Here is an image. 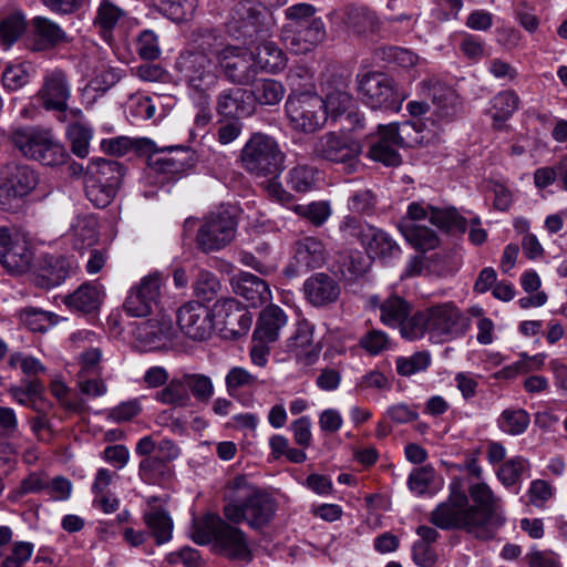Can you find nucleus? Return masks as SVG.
<instances>
[{
  "instance_id": "nucleus-21",
  "label": "nucleus",
  "mask_w": 567,
  "mask_h": 567,
  "mask_svg": "<svg viewBox=\"0 0 567 567\" xmlns=\"http://www.w3.org/2000/svg\"><path fill=\"white\" fill-rule=\"evenodd\" d=\"M30 49L34 52L52 51L72 42V38L56 22L42 16L30 21Z\"/></svg>"
},
{
  "instance_id": "nucleus-39",
  "label": "nucleus",
  "mask_w": 567,
  "mask_h": 567,
  "mask_svg": "<svg viewBox=\"0 0 567 567\" xmlns=\"http://www.w3.org/2000/svg\"><path fill=\"white\" fill-rule=\"evenodd\" d=\"M400 229L405 239L417 250H432L439 245V237L435 231L425 226L409 224L403 220Z\"/></svg>"
},
{
  "instance_id": "nucleus-47",
  "label": "nucleus",
  "mask_w": 567,
  "mask_h": 567,
  "mask_svg": "<svg viewBox=\"0 0 567 567\" xmlns=\"http://www.w3.org/2000/svg\"><path fill=\"white\" fill-rule=\"evenodd\" d=\"M349 27L357 33L374 32L380 27V20L375 11L368 7H351L347 13Z\"/></svg>"
},
{
  "instance_id": "nucleus-58",
  "label": "nucleus",
  "mask_w": 567,
  "mask_h": 567,
  "mask_svg": "<svg viewBox=\"0 0 567 567\" xmlns=\"http://www.w3.org/2000/svg\"><path fill=\"white\" fill-rule=\"evenodd\" d=\"M219 290L220 282L216 275L207 270H199L194 284L195 295L205 301H210Z\"/></svg>"
},
{
  "instance_id": "nucleus-26",
  "label": "nucleus",
  "mask_w": 567,
  "mask_h": 567,
  "mask_svg": "<svg viewBox=\"0 0 567 567\" xmlns=\"http://www.w3.org/2000/svg\"><path fill=\"white\" fill-rule=\"evenodd\" d=\"M136 340L145 350H158L167 346L174 336L172 320L165 317L150 319L137 326Z\"/></svg>"
},
{
  "instance_id": "nucleus-16",
  "label": "nucleus",
  "mask_w": 567,
  "mask_h": 567,
  "mask_svg": "<svg viewBox=\"0 0 567 567\" xmlns=\"http://www.w3.org/2000/svg\"><path fill=\"white\" fill-rule=\"evenodd\" d=\"M164 278L159 272L143 277L138 284L130 289L123 305L131 317H147L158 307Z\"/></svg>"
},
{
  "instance_id": "nucleus-22",
  "label": "nucleus",
  "mask_w": 567,
  "mask_h": 567,
  "mask_svg": "<svg viewBox=\"0 0 567 567\" xmlns=\"http://www.w3.org/2000/svg\"><path fill=\"white\" fill-rule=\"evenodd\" d=\"M71 96V86L68 76L62 70L48 72L35 99L45 111H63Z\"/></svg>"
},
{
  "instance_id": "nucleus-25",
  "label": "nucleus",
  "mask_w": 567,
  "mask_h": 567,
  "mask_svg": "<svg viewBox=\"0 0 567 567\" xmlns=\"http://www.w3.org/2000/svg\"><path fill=\"white\" fill-rule=\"evenodd\" d=\"M303 293L306 300L313 307H327L338 300L341 288L332 276L317 272L305 281Z\"/></svg>"
},
{
  "instance_id": "nucleus-3",
  "label": "nucleus",
  "mask_w": 567,
  "mask_h": 567,
  "mask_svg": "<svg viewBox=\"0 0 567 567\" xmlns=\"http://www.w3.org/2000/svg\"><path fill=\"white\" fill-rule=\"evenodd\" d=\"M224 517L236 525L247 523L254 529L267 526L277 512L276 499L245 475L230 480L224 489Z\"/></svg>"
},
{
  "instance_id": "nucleus-31",
  "label": "nucleus",
  "mask_w": 567,
  "mask_h": 567,
  "mask_svg": "<svg viewBox=\"0 0 567 567\" xmlns=\"http://www.w3.org/2000/svg\"><path fill=\"white\" fill-rule=\"evenodd\" d=\"M233 287L235 292L246 299L251 307L261 306L271 298L268 284L250 272H241L234 278Z\"/></svg>"
},
{
  "instance_id": "nucleus-1",
  "label": "nucleus",
  "mask_w": 567,
  "mask_h": 567,
  "mask_svg": "<svg viewBox=\"0 0 567 567\" xmlns=\"http://www.w3.org/2000/svg\"><path fill=\"white\" fill-rule=\"evenodd\" d=\"M450 494L430 515V522L443 530L461 529L478 539H491L506 522L502 498L484 482L463 489L460 478L449 486Z\"/></svg>"
},
{
  "instance_id": "nucleus-48",
  "label": "nucleus",
  "mask_w": 567,
  "mask_h": 567,
  "mask_svg": "<svg viewBox=\"0 0 567 567\" xmlns=\"http://www.w3.org/2000/svg\"><path fill=\"white\" fill-rule=\"evenodd\" d=\"M196 6V0H153L154 9L173 21L186 20Z\"/></svg>"
},
{
  "instance_id": "nucleus-14",
  "label": "nucleus",
  "mask_w": 567,
  "mask_h": 567,
  "mask_svg": "<svg viewBox=\"0 0 567 567\" xmlns=\"http://www.w3.org/2000/svg\"><path fill=\"white\" fill-rule=\"evenodd\" d=\"M216 61L217 70L220 69L233 84L248 85L257 75L252 52L237 45H224L219 35Z\"/></svg>"
},
{
  "instance_id": "nucleus-8",
  "label": "nucleus",
  "mask_w": 567,
  "mask_h": 567,
  "mask_svg": "<svg viewBox=\"0 0 567 567\" xmlns=\"http://www.w3.org/2000/svg\"><path fill=\"white\" fill-rule=\"evenodd\" d=\"M38 184L39 173L32 166L20 162L3 165L0 169V209L18 212Z\"/></svg>"
},
{
  "instance_id": "nucleus-44",
  "label": "nucleus",
  "mask_w": 567,
  "mask_h": 567,
  "mask_svg": "<svg viewBox=\"0 0 567 567\" xmlns=\"http://www.w3.org/2000/svg\"><path fill=\"white\" fill-rule=\"evenodd\" d=\"M430 223L446 233H464L467 221L454 207H434L430 215Z\"/></svg>"
},
{
  "instance_id": "nucleus-50",
  "label": "nucleus",
  "mask_w": 567,
  "mask_h": 567,
  "mask_svg": "<svg viewBox=\"0 0 567 567\" xmlns=\"http://www.w3.org/2000/svg\"><path fill=\"white\" fill-rule=\"evenodd\" d=\"M19 318L22 324L33 332H44L58 322V316L53 312L38 308H24Z\"/></svg>"
},
{
  "instance_id": "nucleus-52",
  "label": "nucleus",
  "mask_w": 567,
  "mask_h": 567,
  "mask_svg": "<svg viewBox=\"0 0 567 567\" xmlns=\"http://www.w3.org/2000/svg\"><path fill=\"white\" fill-rule=\"evenodd\" d=\"M519 97L512 91L506 90L496 94L492 100V117L495 122H505L518 109Z\"/></svg>"
},
{
  "instance_id": "nucleus-45",
  "label": "nucleus",
  "mask_w": 567,
  "mask_h": 567,
  "mask_svg": "<svg viewBox=\"0 0 567 567\" xmlns=\"http://www.w3.org/2000/svg\"><path fill=\"white\" fill-rule=\"evenodd\" d=\"M27 21L22 11H13L0 21V42L6 48L14 44L25 32Z\"/></svg>"
},
{
  "instance_id": "nucleus-60",
  "label": "nucleus",
  "mask_w": 567,
  "mask_h": 567,
  "mask_svg": "<svg viewBox=\"0 0 567 567\" xmlns=\"http://www.w3.org/2000/svg\"><path fill=\"white\" fill-rule=\"evenodd\" d=\"M295 212L315 226H321L330 217L331 207L327 202H312L308 205H297Z\"/></svg>"
},
{
  "instance_id": "nucleus-24",
  "label": "nucleus",
  "mask_w": 567,
  "mask_h": 567,
  "mask_svg": "<svg viewBox=\"0 0 567 567\" xmlns=\"http://www.w3.org/2000/svg\"><path fill=\"white\" fill-rule=\"evenodd\" d=\"M326 255V248L321 240L315 237L298 240L293 246V261L287 268V272L296 275L318 268L323 265Z\"/></svg>"
},
{
  "instance_id": "nucleus-20",
  "label": "nucleus",
  "mask_w": 567,
  "mask_h": 567,
  "mask_svg": "<svg viewBox=\"0 0 567 567\" xmlns=\"http://www.w3.org/2000/svg\"><path fill=\"white\" fill-rule=\"evenodd\" d=\"M33 252L28 243L13 238L10 229L0 227V264L12 275H20L31 268Z\"/></svg>"
},
{
  "instance_id": "nucleus-63",
  "label": "nucleus",
  "mask_w": 567,
  "mask_h": 567,
  "mask_svg": "<svg viewBox=\"0 0 567 567\" xmlns=\"http://www.w3.org/2000/svg\"><path fill=\"white\" fill-rule=\"evenodd\" d=\"M368 267L365 257L360 251H353L343 258L340 270L347 279L352 280L363 276Z\"/></svg>"
},
{
  "instance_id": "nucleus-51",
  "label": "nucleus",
  "mask_w": 567,
  "mask_h": 567,
  "mask_svg": "<svg viewBox=\"0 0 567 567\" xmlns=\"http://www.w3.org/2000/svg\"><path fill=\"white\" fill-rule=\"evenodd\" d=\"M287 84L290 87L289 95H298L315 92L312 72L305 65H293L287 73Z\"/></svg>"
},
{
  "instance_id": "nucleus-43",
  "label": "nucleus",
  "mask_w": 567,
  "mask_h": 567,
  "mask_svg": "<svg viewBox=\"0 0 567 567\" xmlns=\"http://www.w3.org/2000/svg\"><path fill=\"white\" fill-rule=\"evenodd\" d=\"M75 248L92 246L97 240V220L92 215L79 216L71 226Z\"/></svg>"
},
{
  "instance_id": "nucleus-62",
  "label": "nucleus",
  "mask_w": 567,
  "mask_h": 567,
  "mask_svg": "<svg viewBox=\"0 0 567 567\" xmlns=\"http://www.w3.org/2000/svg\"><path fill=\"white\" fill-rule=\"evenodd\" d=\"M359 344L369 354L378 355L390 348V339L385 332L372 329L361 337Z\"/></svg>"
},
{
  "instance_id": "nucleus-10",
  "label": "nucleus",
  "mask_w": 567,
  "mask_h": 567,
  "mask_svg": "<svg viewBox=\"0 0 567 567\" xmlns=\"http://www.w3.org/2000/svg\"><path fill=\"white\" fill-rule=\"evenodd\" d=\"M359 94L362 102L372 110L398 113L408 94L388 74L368 72L359 79Z\"/></svg>"
},
{
  "instance_id": "nucleus-53",
  "label": "nucleus",
  "mask_w": 567,
  "mask_h": 567,
  "mask_svg": "<svg viewBox=\"0 0 567 567\" xmlns=\"http://www.w3.org/2000/svg\"><path fill=\"white\" fill-rule=\"evenodd\" d=\"M499 429L511 435H519L524 433L529 425V415L523 409L504 410L498 417Z\"/></svg>"
},
{
  "instance_id": "nucleus-41",
  "label": "nucleus",
  "mask_w": 567,
  "mask_h": 567,
  "mask_svg": "<svg viewBox=\"0 0 567 567\" xmlns=\"http://www.w3.org/2000/svg\"><path fill=\"white\" fill-rule=\"evenodd\" d=\"M70 142L71 152L79 158H85L90 153V143L93 137V128L89 123H70L65 131Z\"/></svg>"
},
{
  "instance_id": "nucleus-2",
  "label": "nucleus",
  "mask_w": 567,
  "mask_h": 567,
  "mask_svg": "<svg viewBox=\"0 0 567 567\" xmlns=\"http://www.w3.org/2000/svg\"><path fill=\"white\" fill-rule=\"evenodd\" d=\"M217 49L218 35L215 32H199L194 37L193 44L175 60L174 69L178 80L186 85L189 95L200 100L203 105L208 104L209 91L218 84Z\"/></svg>"
},
{
  "instance_id": "nucleus-17",
  "label": "nucleus",
  "mask_w": 567,
  "mask_h": 567,
  "mask_svg": "<svg viewBox=\"0 0 567 567\" xmlns=\"http://www.w3.org/2000/svg\"><path fill=\"white\" fill-rule=\"evenodd\" d=\"M177 324L187 338L204 341L210 338L215 329L213 309L198 301L184 303L177 311Z\"/></svg>"
},
{
  "instance_id": "nucleus-6",
  "label": "nucleus",
  "mask_w": 567,
  "mask_h": 567,
  "mask_svg": "<svg viewBox=\"0 0 567 567\" xmlns=\"http://www.w3.org/2000/svg\"><path fill=\"white\" fill-rule=\"evenodd\" d=\"M378 141L369 150V157L385 166L396 167L402 163L399 147H413L423 142L421 123L405 121L378 126Z\"/></svg>"
},
{
  "instance_id": "nucleus-38",
  "label": "nucleus",
  "mask_w": 567,
  "mask_h": 567,
  "mask_svg": "<svg viewBox=\"0 0 567 567\" xmlns=\"http://www.w3.org/2000/svg\"><path fill=\"white\" fill-rule=\"evenodd\" d=\"M154 399L165 405L185 408L189 405L190 394L187 391L185 377H174L165 386L157 391Z\"/></svg>"
},
{
  "instance_id": "nucleus-34",
  "label": "nucleus",
  "mask_w": 567,
  "mask_h": 567,
  "mask_svg": "<svg viewBox=\"0 0 567 567\" xmlns=\"http://www.w3.org/2000/svg\"><path fill=\"white\" fill-rule=\"evenodd\" d=\"M260 41L256 52H252L256 68L268 73L281 71L287 63L284 51L272 41H266L265 38Z\"/></svg>"
},
{
  "instance_id": "nucleus-5",
  "label": "nucleus",
  "mask_w": 567,
  "mask_h": 567,
  "mask_svg": "<svg viewBox=\"0 0 567 567\" xmlns=\"http://www.w3.org/2000/svg\"><path fill=\"white\" fill-rule=\"evenodd\" d=\"M12 145L30 161L55 167L66 163V148L53 136L52 131L40 126H21L11 132Z\"/></svg>"
},
{
  "instance_id": "nucleus-55",
  "label": "nucleus",
  "mask_w": 567,
  "mask_h": 567,
  "mask_svg": "<svg viewBox=\"0 0 567 567\" xmlns=\"http://www.w3.org/2000/svg\"><path fill=\"white\" fill-rule=\"evenodd\" d=\"M84 190L86 198L97 208L107 207L117 193V190L97 182L96 178L87 176H84Z\"/></svg>"
},
{
  "instance_id": "nucleus-64",
  "label": "nucleus",
  "mask_w": 567,
  "mask_h": 567,
  "mask_svg": "<svg viewBox=\"0 0 567 567\" xmlns=\"http://www.w3.org/2000/svg\"><path fill=\"white\" fill-rule=\"evenodd\" d=\"M33 544L29 542H17L13 544L11 553L3 558L1 567H23L31 558Z\"/></svg>"
},
{
  "instance_id": "nucleus-27",
  "label": "nucleus",
  "mask_w": 567,
  "mask_h": 567,
  "mask_svg": "<svg viewBox=\"0 0 567 567\" xmlns=\"http://www.w3.org/2000/svg\"><path fill=\"white\" fill-rule=\"evenodd\" d=\"M217 112L226 117L241 118L255 113L249 90L229 87L217 96Z\"/></svg>"
},
{
  "instance_id": "nucleus-30",
  "label": "nucleus",
  "mask_w": 567,
  "mask_h": 567,
  "mask_svg": "<svg viewBox=\"0 0 567 567\" xmlns=\"http://www.w3.org/2000/svg\"><path fill=\"white\" fill-rule=\"evenodd\" d=\"M287 324L285 311L275 305L265 308L254 331V341L272 343L278 340L281 329Z\"/></svg>"
},
{
  "instance_id": "nucleus-59",
  "label": "nucleus",
  "mask_w": 567,
  "mask_h": 567,
  "mask_svg": "<svg viewBox=\"0 0 567 567\" xmlns=\"http://www.w3.org/2000/svg\"><path fill=\"white\" fill-rule=\"evenodd\" d=\"M188 393L193 394L198 401L207 402L214 392L210 378L204 374H184Z\"/></svg>"
},
{
  "instance_id": "nucleus-12",
  "label": "nucleus",
  "mask_w": 567,
  "mask_h": 567,
  "mask_svg": "<svg viewBox=\"0 0 567 567\" xmlns=\"http://www.w3.org/2000/svg\"><path fill=\"white\" fill-rule=\"evenodd\" d=\"M285 110L291 127L307 134L321 130L328 120L323 100L317 93L288 95Z\"/></svg>"
},
{
  "instance_id": "nucleus-46",
  "label": "nucleus",
  "mask_w": 567,
  "mask_h": 567,
  "mask_svg": "<svg viewBox=\"0 0 567 567\" xmlns=\"http://www.w3.org/2000/svg\"><path fill=\"white\" fill-rule=\"evenodd\" d=\"M319 171L307 164L292 167L287 175L288 186L297 193H308L316 187Z\"/></svg>"
},
{
  "instance_id": "nucleus-54",
  "label": "nucleus",
  "mask_w": 567,
  "mask_h": 567,
  "mask_svg": "<svg viewBox=\"0 0 567 567\" xmlns=\"http://www.w3.org/2000/svg\"><path fill=\"white\" fill-rule=\"evenodd\" d=\"M431 361L429 351H419L410 357H399L395 360L396 372L401 377H411L426 371Z\"/></svg>"
},
{
  "instance_id": "nucleus-28",
  "label": "nucleus",
  "mask_w": 567,
  "mask_h": 567,
  "mask_svg": "<svg viewBox=\"0 0 567 567\" xmlns=\"http://www.w3.org/2000/svg\"><path fill=\"white\" fill-rule=\"evenodd\" d=\"M147 162L155 172L176 176L192 166V156L187 148L169 147L159 153L151 154Z\"/></svg>"
},
{
  "instance_id": "nucleus-42",
  "label": "nucleus",
  "mask_w": 567,
  "mask_h": 567,
  "mask_svg": "<svg viewBox=\"0 0 567 567\" xmlns=\"http://www.w3.org/2000/svg\"><path fill=\"white\" fill-rule=\"evenodd\" d=\"M172 475L171 467L163 458L147 456L138 465L140 478L150 485H159Z\"/></svg>"
},
{
  "instance_id": "nucleus-4",
  "label": "nucleus",
  "mask_w": 567,
  "mask_h": 567,
  "mask_svg": "<svg viewBox=\"0 0 567 567\" xmlns=\"http://www.w3.org/2000/svg\"><path fill=\"white\" fill-rule=\"evenodd\" d=\"M192 538L199 545L214 543L217 551L230 560L249 563L252 559L246 534L224 516L209 513L195 520Z\"/></svg>"
},
{
  "instance_id": "nucleus-33",
  "label": "nucleus",
  "mask_w": 567,
  "mask_h": 567,
  "mask_svg": "<svg viewBox=\"0 0 567 567\" xmlns=\"http://www.w3.org/2000/svg\"><path fill=\"white\" fill-rule=\"evenodd\" d=\"M70 272V264L63 256H50L43 259V264L34 278L38 287L51 289L61 285Z\"/></svg>"
},
{
  "instance_id": "nucleus-35",
  "label": "nucleus",
  "mask_w": 567,
  "mask_h": 567,
  "mask_svg": "<svg viewBox=\"0 0 567 567\" xmlns=\"http://www.w3.org/2000/svg\"><path fill=\"white\" fill-rule=\"evenodd\" d=\"M249 93L252 99L254 111H256L257 104L261 106L279 104L286 94V90L284 85L276 80L260 79L254 82Z\"/></svg>"
},
{
  "instance_id": "nucleus-13",
  "label": "nucleus",
  "mask_w": 567,
  "mask_h": 567,
  "mask_svg": "<svg viewBox=\"0 0 567 567\" xmlns=\"http://www.w3.org/2000/svg\"><path fill=\"white\" fill-rule=\"evenodd\" d=\"M236 231V218L228 209L210 213L197 229V248L205 254L219 251L235 239Z\"/></svg>"
},
{
  "instance_id": "nucleus-9",
  "label": "nucleus",
  "mask_w": 567,
  "mask_h": 567,
  "mask_svg": "<svg viewBox=\"0 0 567 567\" xmlns=\"http://www.w3.org/2000/svg\"><path fill=\"white\" fill-rule=\"evenodd\" d=\"M339 230L346 239H357L371 259H386L400 254V246L383 229L348 215L339 224Z\"/></svg>"
},
{
  "instance_id": "nucleus-56",
  "label": "nucleus",
  "mask_w": 567,
  "mask_h": 567,
  "mask_svg": "<svg viewBox=\"0 0 567 567\" xmlns=\"http://www.w3.org/2000/svg\"><path fill=\"white\" fill-rule=\"evenodd\" d=\"M400 333L404 339L415 340L421 338L425 331L430 332L429 315L426 311H417L408 316L399 327Z\"/></svg>"
},
{
  "instance_id": "nucleus-61",
  "label": "nucleus",
  "mask_w": 567,
  "mask_h": 567,
  "mask_svg": "<svg viewBox=\"0 0 567 567\" xmlns=\"http://www.w3.org/2000/svg\"><path fill=\"white\" fill-rule=\"evenodd\" d=\"M380 55L383 61L403 69L413 68L419 61V56L415 53L398 47L382 48L380 49Z\"/></svg>"
},
{
  "instance_id": "nucleus-11",
  "label": "nucleus",
  "mask_w": 567,
  "mask_h": 567,
  "mask_svg": "<svg viewBox=\"0 0 567 567\" xmlns=\"http://www.w3.org/2000/svg\"><path fill=\"white\" fill-rule=\"evenodd\" d=\"M266 12L251 1H240L234 6L227 21V31L244 44H254L269 33Z\"/></svg>"
},
{
  "instance_id": "nucleus-36",
  "label": "nucleus",
  "mask_w": 567,
  "mask_h": 567,
  "mask_svg": "<svg viewBox=\"0 0 567 567\" xmlns=\"http://www.w3.org/2000/svg\"><path fill=\"white\" fill-rule=\"evenodd\" d=\"M102 302V292L91 284L81 285L73 293L64 298V303L70 309L83 313H91L99 309Z\"/></svg>"
},
{
  "instance_id": "nucleus-32",
  "label": "nucleus",
  "mask_w": 567,
  "mask_h": 567,
  "mask_svg": "<svg viewBox=\"0 0 567 567\" xmlns=\"http://www.w3.org/2000/svg\"><path fill=\"white\" fill-rule=\"evenodd\" d=\"M124 175L125 169L120 162L100 157L92 159L85 171V176L96 178L101 184L115 190H118Z\"/></svg>"
},
{
  "instance_id": "nucleus-40",
  "label": "nucleus",
  "mask_w": 567,
  "mask_h": 567,
  "mask_svg": "<svg viewBox=\"0 0 567 567\" xmlns=\"http://www.w3.org/2000/svg\"><path fill=\"white\" fill-rule=\"evenodd\" d=\"M380 319L391 328H399L411 313L410 303L400 296H390L380 305Z\"/></svg>"
},
{
  "instance_id": "nucleus-18",
  "label": "nucleus",
  "mask_w": 567,
  "mask_h": 567,
  "mask_svg": "<svg viewBox=\"0 0 567 567\" xmlns=\"http://www.w3.org/2000/svg\"><path fill=\"white\" fill-rule=\"evenodd\" d=\"M430 334L439 342L450 341L465 333L468 323L458 308L446 302L427 309Z\"/></svg>"
},
{
  "instance_id": "nucleus-57",
  "label": "nucleus",
  "mask_w": 567,
  "mask_h": 567,
  "mask_svg": "<svg viewBox=\"0 0 567 567\" xmlns=\"http://www.w3.org/2000/svg\"><path fill=\"white\" fill-rule=\"evenodd\" d=\"M227 391L235 395L240 389H252L258 384L256 375L241 367L231 368L225 379Z\"/></svg>"
},
{
  "instance_id": "nucleus-19",
  "label": "nucleus",
  "mask_w": 567,
  "mask_h": 567,
  "mask_svg": "<svg viewBox=\"0 0 567 567\" xmlns=\"http://www.w3.org/2000/svg\"><path fill=\"white\" fill-rule=\"evenodd\" d=\"M213 311L225 338L237 339L246 334L251 327L252 317L247 307L233 298L218 300Z\"/></svg>"
},
{
  "instance_id": "nucleus-23",
  "label": "nucleus",
  "mask_w": 567,
  "mask_h": 567,
  "mask_svg": "<svg viewBox=\"0 0 567 567\" xmlns=\"http://www.w3.org/2000/svg\"><path fill=\"white\" fill-rule=\"evenodd\" d=\"M422 85L432 99L439 123L453 121L461 110L460 97L455 90L436 80L424 81Z\"/></svg>"
},
{
  "instance_id": "nucleus-29",
  "label": "nucleus",
  "mask_w": 567,
  "mask_h": 567,
  "mask_svg": "<svg viewBox=\"0 0 567 567\" xmlns=\"http://www.w3.org/2000/svg\"><path fill=\"white\" fill-rule=\"evenodd\" d=\"M323 93L324 112H327V116L330 114L333 120L354 106V101L349 93V85L341 78L328 80L323 86Z\"/></svg>"
},
{
  "instance_id": "nucleus-49",
  "label": "nucleus",
  "mask_w": 567,
  "mask_h": 567,
  "mask_svg": "<svg viewBox=\"0 0 567 567\" xmlns=\"http://www.w3.org/2000/svg\"><path fill=\"white\" fill-rule=\"evenodd\" d=\"M530 470L529 462L523 456H515L504 462L496 472L499 482L511 487L518 484L522 477Z\"/></svg>"
},
{
  "instance_id": "nucleus-37",
  "label": "nucleus",
  "mask_w": 567,
  "mask_h": 567,
  "mask_svg": "<svg viewBox=\"0 0 567 567\" xmlns=\"http://www.w3.org/2000/svg\"><path fill=\"white\" fill-rule=\"evenodd\" d=\"M143 520L154 537L156 545H163L172 539L173 520L165 509L151 507L143 515Z\"/></svg>"
},
{
  "instance_id": "nucleus-15",
  "label": "nucleus",
  "mask_w": 567,
  "mask_h": 567,
  "mask_svg": "<svg viewBox=\"0 0 567 567\" xmlns=\"http://www.w3.org/2000/svg\"><path fill=\"white\" fill-rule=\"evenodd\" d=\"M360 153L361 147L357 142L334 132H328L318 137L312 148V154L316 157L342 164L348 174L355 172L359 167Z\"/></svg>"
},
{
  "instance_id": "nucleus-7",
  "label": "nucleus",
  "mask_w": 567,
  "mask_h": 567,
  "mask_svg": "<svg viewBox=\"0 0 567 567\" xmlns=\"http://www.w3.org/2000/svg\"><path fill=\"white\" fill-rule=\"evenodd\" d=\"M286 155L277 141L264 133H254L240 151V165L255 177H277L285 168Z\"/></svg>"
}]
</instances>
